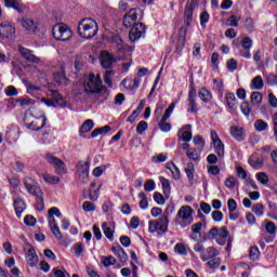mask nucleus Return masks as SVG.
<instances>
[{
    "label": "nucleus",
    "instance_id": "f257e3e1",
    "mask_svg": "<svg viewBox=\"0 0 277 277\" xmlns=\"http://www.w3.org/2000/svg\"><path fill=\"white\" fill-rule=\"evenodd\" d=\"M24 185L27 192L31 196H35L37 211H44V193H42V188H40L38 182L31 177H25Z\"/></svg>",
    "mask_w": 277,
    "mask_h": 277
},
{
    "label": "nucleus",
    "instance_id": "f03ea898",
    "mask_svg": "<svg viewBox=\"0 0 277 277\" xmlns=\"http://www.w3.org/2000/svg\"><path fill=\"white\" fill-rule=\"evenodd\" d=\"M78 34L80 38H94L98 34V24L92 18H83L78 24Z\"/></svg>",
    "mask_w": 277,
    "mask_h": 277
},
{
    "label": "nucleus",
    "instance_id": "7ed1b4c3",
    "mask_svg": "<svg viewBox=\"0 0 277 277\" xmlns=\"http://www.w3.org/2000/svg\"><path fill=\"white\" fill-rule=\"evenodd\" d=\"M175 224L182 228H187L194 224V209L190 206H182L175 216Z\"/></svg>",
    "mask_w": 277,
    "mask_h": 277
},
{
    "label": "nucleus",
    "instance_id": "20e7f679",
    "mask_svg": "<svg viewBox=\"0 0 277 277\" xmlns=\"http://www.w3.org/2000/svg\"><path fill=\"white\" fill-rule=\"evenodd\" d=\"M83 88L85 94H101L103 90V80H101V76H94V74H90L89 77L84 79Z\"/></svg>",
    "mask_w": 277,
    "mask_h": 277
},
{
    "label": "nucleus",
    "instance_id": "39448f33",
    "mask_svg": "<svg viewBox=\"0 0 277 277\" xmlns=\"http://www.w3.org/2000/svg\"><path fill=\"white\" fill-rule=\"evenodd\" d=\"M169 224L170 219L160 215L158 220L148 221V232L151 234L158 233V235H163V233H168Z\"/></svg>",
    "mask_w": 277,
    "mask_h": 277
},
{
    "label": "nucleus",
    "instance_id": "423d86ee",
    "mask_svg": "<svg viewBox=\"0 0 277 277\" xmlns=\"http://www.w3.org/2000/svg\"><path fill=\"white\" fill-rule=\"evenodd\" d=\"M208 239H215L219 246H226L228 239V229L226 227H212L208 233Z\"/></svg>",
    "mask_w": 277,
    "mask_h": 277
},
{
    "label": "nucleus",
    "instance_id": "0eeeda50",
    "mask_svg": "<svg viewBox=\"0 0 277 277\" xmlns=\"http://www.w3.org/2000/svg\"><path fill=\"white\" fill-rule=\"evenodd\" d=\"M144 16V13L141 9H131L126 15L123 16V27H133L137 25V21Z\"/></svg>",
    "mask_w": 277,
    "mask_h": 277
},
{
    "label": "nucleus",
    "instance_id": "6e6552de",
    "mask_svg": "<svg viewBox=\"0 0 277 277\" xmlns=\"http://www.w3.org/2000/svg\"><path fill=\"white\" fill-rule=\"evenodd\" d=\"M52 36L55 40H61L62 42H66L72 38V31L67 26H62L61 24H56L52 28Z\"/></svg>",
    "mask_w": 277,
    "mask_h": 277
},
{
    "label": "nucleus",
    "instance_id": "1a4fd4ad",
    "mask_svg": "<svg viewBox=\"0 0 277 277\" xmlns=\"http://www.w3.org/2000/svg\"><path fill=\"white\" fill-rule=\"evenodd\" d=\"M52 36L55 40H61L62 42H66L72 38V31L67 26H62L61 24H56L52 28Z\"/></svg>",
    "mask_w": 277,
    "mask_h": 277
},
{
    "label": "nucleus",
    "instance_id": "9d476101",
    "mask_svg": "<svg viewBox=\"0 0 277 277\" xmlns=\"http://www.w3.org/2000/svg\"><path fill=\"white\" fill-rule=\"evenodd\" d=\"M76 172L80 183H89L90 181V160L79 161L76 164Z\"/></svg>",
    "mask_w": 277,
    "mask_h": 277
},
{
    "label": "nucleus",
    "instance_id": "9b49d317",
    "mask_svg": "<svg viewBox=\"0 0 277 277\" xmlns=\"http://www.w3.org/2000/svg\"><path fill=\"white\" fill-rule=\"evenodd\" d=\"M45 159H47L48 163L53 166V168L57 174H61V175L68 174V168L66 167V163L64 161H62V159H60L51 154H47Z\"/></svg>",
    "mask_w": 277,
    "mask_h": 277
},
{
    "label": "nucleus",
    "instance_id": "f8f14e48",
    "mask_svg": "<svg viewBox=\"0 0 277 277\" xmlns=\"http://www.w3.org/2000/svg\"><path fill=\"white\" fill-rule=\"evenodd\" d=\"M24 120L27 129H30V131H40V129H44V124H47V116L44 115L32 117L31 121H29V116H25Z\"/></svg>",
    "mask_w": 277,
    "mask_h": 277
},
{
    "label": "nucleus",
    "instance_id": "ddd939ff",
    "mask_svg": "<svg viewBox=\"0 0 277 277\" xmlns=\"http://www.w3.org/2000/svg\"><path fill=\"white\" fill-rule=\"evenodd\" d=\"M198 5V0H188L186 3V8L184 11V23L186 27L192 25V21H194V10Z\"/></svg>",
    "mask_w": 277,
    "mask_h": 277
},
{
    "label": "nucleus",
    "instance_id": "4468645a",
    "mask_svg": "<svg viewBox=\"0 0 277 277\" xmlns=\"http://www.w3.org/2000/svg\"><path fill=\"white\" fill-rule=\"evenodd\" d=\"M100 63L103 68L109 70V68H114V64H116V56L104 50L100 53Z\"/></svg>",
    "mask_w": 277,
    "mask_h": 277
},
{
    "label": "nucleus",
    "instance_id": "2eb2a0df",
    "mask_svg": "<svg viewBox=\"0 0 277 277\" xmlns=\"http://www.w3.org/2000/svg\"><path fill=\"white\" fill-rule=\"evenodd\" d=\"M210 135H211L214 151L219 157H224V143L217 135V132L215 130H211Z\"/></svg>",
    "mask_w": 277,
    "mask_h": 277
},
{
    "label": "nucleus",
    "instance_id": "dca6fc26",
    "mask_svg": "<svg viewBox=\"0 0 277 277\" xmlns=\"http://www.w3.org/2000/svg\"><path fill=\"white\" fill-rule=\"evenodd\" d=\"M144 34H146V26L142 23H137L134 26H132L129 38L131 42H135L140 40V38L144 36Z\"/></svg>",
    "mask_w": 277,
    "mask_h": 277
},
{
    "label": "nucleus",
    "instance_id": "f3484780",
    "mask_svg": "<svg viewBox=\"0 0 277 277\" xmlns=\"http://www.w3.org/2000/svg\"><path fill=\"white\" fill-rule=\"evenodd\" d=\"M16 28L10 22H2L0 24V37L1 38H14Z\"/></svg>",
    "mask_w": 277,
    "mask_h": 277
},
{
    "label": "nucleus",
    "instance_id": "a211bd4d",
    "mask_svg": "<svg viewBox=\"0 0 277 277\" xmlns=\"http://www.w3.org/2000/svg\"><path fill=\"white\" fill-rule=\"evenodd\" d=\"M19 54L26 62H30L31 64H40V57L36 56L34 52L23 45L18 47Z\"/></svg>",
    "mask_w": 277,
    "mask_h": 277
},
{
    "label": "nucleus",
    "instance_id": "6ab92c4d",
    "mask_svg": "<svg viewBox=\"0 0 277 277\" xmlns=\"http://www.w3.org/2000/svg\"><path fill=\"white\" fill-rule=\"evenodd\" d=\"M196 89L192 88L188 93V110L190 114H196L198 111V104L196 103Z\"/></svg>",
    "mask_w": 277,
    "mask_h": 277
},
{
    "label": "nucleus",
    "instance_id": "aec40b11",
    "mask_svg": "<svg viewBox=\"0 0 277 277\" xmlns=\"http://www.w3.org/2000/svg\"><path fill=\"white\" fill-rule=\"evenodd\" d=\"M103 233L109 241H114V233L116 230V223H103L102 224Z\"/></svg>",
    "mask_w": 277,
    "mask_h": 277
},
{
    "label": "nucleus",
    "instance_id": "412c9836",
    "mask_svg": "<svg viewBox=\"0 0 277 277\" xmlns=\"http://www.w3.org/2000/svg\"><path fill=\"white\" fill-rule=\"evenodd\" d=\"M26 261L30 267H36V265H38V253H36L34 247L28 248L26 252Z\"/></svg>",
    "mask_w": 277,
    "mask_h": 277
},
{
    "label": "nucleus",
    "instance_id": "4be33fe9",
    "mask_svg": "<svg viewBox=\"0 0 277 277\" xmlns=\"http://www.w3.org/2000/svg\"><path fill=\"white\" fill-rule=\"evenodd\" d=\"M53 215H56V217H62V212L60 211L58 208L53 207L48 212V222H49L50 228H52V226H57V223L55 222V216Z\"/></svg>",
    "mask_w": 277,
    "mask_h": 277
},
{
    "label": "nucleus",
    "instance_id": "5701e85b",
    "mask_svg": "<svg viewBox=\"0 0 277 277\" xmlns=\"http://www.w3.org/2000/svg\"><path fill=\"white\" fill-rule=\"evenodd\" d=\"M54 81L58 85H69L70 80L66 78V71H64V68L61 69V71L54 74Z\"/></svg>",
    "mask_w": 277,
    "mask_h": 277
},
{
    "label": "nucleus",
    "instance_id": "b1692460",
    "mask_svg": "<svg viewBox=\"0 0 277 277\" xmlns=\"http://www.w3.org/2000/svg\"><path fill=\"white\" fill-rule=\"evenodd\" d=\"M22 27H24V29H26V31H28L29 34H34V31H36V23L34 22V19L29 18V17H23L19 21Z\"/></svg>",
    "mask_w": 277,
    "mask_h": 277
},
{
    "label": "nucleus",
    "instance_id": "393cba45",
    "mask_svg": "<svg viewBox=\"0 0 277 277\" xmlns=\"http://www.w3.org/2000/svg\"><path fill=\"white\" fill-rule=\"evenodd\" d=\"M225 102L229 111H237V97L235 93H227L225 95Z\"/></svg>",
    "mask_w": 277,
    "mask_h": 277
},
{
    "label": "nucleus",
    "instance_id": "a878e982",
    "mask_svg": "<svg viewBox=\"0 0 277 277\" xmlns=\"http://www.w3.org/2000/svg\"><path fill=\"white\" fill-rule=\"evenodd\" d=\"M187 38V26H182L180 28V35L177 39V51H183L185 48V39Z\"/></svg>",
    "mask_w": 277,
    "mask_h": 277
},
{
    "label": "nucleus",
    "instance_id": "bb28decb",
    "mask_svg": "<svg viewBox=\"0 0 277 277\" xmlns=\"http://www.w3.org/2000/svg\"><path fill=\"white\" fill-rule=\"evenodd\" d=\"M111 252L118 256L120 263H127L129 261V255H127V252H124V249L122 247H111Z\"/></svg>",
    "mask_w": 277,
    "mask_h": 277
},
{
    "label": "nucleus",
    "instance_id": "cd10ccee",
    "mask_svg": "<svg viewBox=\"0 0 277 277\" xmlns=\"http://www.w3.org/2000/svg\"><path fill=\"white\" fill-rule=\"evenodd\" d=\"M251 90H263L265 88V81L263 80V77L255 76L251 82H250Z\"/></svg>",
    "mask_w": 277,
    "mask_h": 277
},
{
    "label": "nucleus",
    "instance_id": "c85d7f7f",
    "mask_svg": "<svg viewBox=\"0 0 277 277\" xmlns=\"http://www.w3.org/2000/svg\"><path fill=\"white\" fill-rule=\"evenodd\" d=\"M14 209H15V213L17 215V217H21V215L23 214V211H25V209H27V205L25 203V200L17 198L14 200Z\"/></svg>",
    "mask_w": 277,
    "mask_h": 277
},
{
    "label": "nucleus",
    "instance_id": "c756f323",
    "mask_svg": "<svg viewBox=\"0 0 277 277\" xmlns=\"http://www.w3.org/2000/svg\"><path fill=\"white\" fill-rule=\"evenodd\" d=\"M217 254H220L217 249L214 247H209L205 250V253H201V260L209 261V259H213V256H217Z\"/></svg>",
    "mask_w": 277,
    "mask_h": 277
},
{
    "label": "nucleus",
    "instance_id": "7c9ffc66",
    "mask_svg": "<svg viewBox=\"0 0 277 277\" xmlns=\"http://www.w3.org/2000/svg\"><path fill=\"white\" fill-rule=\"evenodd\" d=\"M199 98L203 103H211V101H213V95L211 94V91L207 90L206 88H201L199 90Z\"/></svg>",
    "mask_w": 277,
    "mask_h": 277
},
{
    "label": "nucleus",
    "instance_id": "2f4dec72",
    "mask_svg": "<svg viewBox=\"0 0 277 277\" xmlns=\"http://www.w3.org/2000/svg\"><path fill=\"white\" fill-rule=\"evenodd\" d=\"M159 181L162 186V192H163L164 196H167V198H168V196H170V194L172 192V187L170 186V180H168L163 176H160Z\"/></svg>",
    "mask_w": 277,
    "mask_h": 277
},
{
    "label": "nucleus",
    "instance_id": "473e14b6",
    "mask_svg": "<svg viewBox=\"0 0 277 277\" xmlns=\"http://www.w3.org/2000/svg\"><path fill=\"white\" fill-rule=\"evenodd\" d=\"M167 170H170V172L175 181H179V179H181V170H179V167H176V164H174V162H168Z\"/></svg>",
    "mask_w": 277,
    "mask_h": 277
},
{
    "label": "nucleus",
    "instance_id": "72a5a7b5",
    "mask_svg": "<svg viewBox=\"0 0 277 277\" xmlns=\"http://www.w3.org/2000/svg\"><path fill=\"white\" fill-rule=\"evenodd\" d=\"M92 129H94V121H92L91 119L85 120L80 128L81 137H84L83 134L90 133V131H92Z\"/></svg>",
    "mask_w": 277,
    "mask_h": 277
},
{
    "label": "nucleus",
    "instance_id": "f704fd0d",
    "mask_svg": "<svg viewBox=\"0 0 277 277\" xmlns=\"http://www.w3.org/2000/svg\"><path fill=\"white\" fill-rule=\"evenodd\" d=\"M190 230H192V239H194V241H198V235L200 237V230H202V223L201 222H198V223H195L192 225L190 227Z\"/></svg>",
    "mask_w": 277,
    "mask_h": 277
},
{
    "label": "nucleus",
    "instance_id": "c9c22d12",
    "mask_svg": "<svg viewBox=\"0 0 277 277\" xmlns=\"http://www.w3.org/2000/svg\"><path fill=\"white\" fill-rule=\"evenodd\" d=\"M4 5L5 8H13V10H16L19 14L23 12L21 1L18 0H4Z\"/></svg>",
    "mask_w": 277,
    "mask_h": 277
},
{
    "label": "nucleus",
    "instance_id": "e433bc0d",
    "mask_svg": "<svg viewBox=\"0 0 277 277\" xmlns=\"http://www.w3.org/2000/svg\"><path fill=\"white\" fill-rule=\"evenodd\" d=\"M184 171L187 175L189 185H194V164L192 162H188Z\"/></svg>",
    "mask_w": 277,
    "mask_h": 277
},
{
    "label": "nucleus",
    "instance_id": "4c0bfd02",
    "mask_svg": "<svg viewBox=\"0 0 277 277\" xmlns=\"http://www.w3.org/2000/svg\"><path fill=\"white\" fill-rule=\"evenodd\" d=\"M248 163L254 170H259V168H263V163H265V161L263 160V158L254 159L253 157H250Z\"/></svg>",
    "mask_w": 277,
    "mask_h": 277
},
{
    "label": "nucleus",
    "instance_id": "58836bf2",
    "mask_svg": "<svg viewBox=\"0 0 277 277\" xmlns=\"http://www.w3.org/2000/svg\"><path fill=\"white\" fill-rule=\"evenodd\" d=\"M232 137L236 138L237 142H242V140H243V128L234 127L232 129Z\"/></svg>",
    "mask_w": 277,
    "mask_h": 277
},
{
    "label": "nucleus",
    "instance_id": "ea45409f",
    "mask_svg": "<svg viewBox=\"0 0 277 277\" xmlns=\"http://www.w3.org/2000/svg\"><path fill=\"white\" fill-rule=\"evenodd\" d=\"M42 179L45 183H49L50 185H57V183H60V177L55 176V175H51L49 173H43Z\"/></svg>",
    "mask_w": 277,
    "mask_h": 277
},
{
    "label": "nucleus",
    "instance_id": "a19ab883",
    "mask_svg": "<svg viewBox=\"0 0 277 277\" xmlns=\"http://www.w3.org/2000/svg\"><path fill=\"white\" fill-rule=\"evenodd\" d=\"M14 105H18L21 107H28V105H31L34 103V100L29 97H21V98H15L13 100Z\"/></svg>",
    "mask_w": 277,
    "mask_h": 277
},
{
    "label": "nucleus",
    "instance_id": "79ce46f5",
    "mask_svg": "<svg viewBox=\"0 0 277 277\" xmlns=\"http://www.w3.org/2000/svg\"><path fill=\"white\" fill-rule=\"evenodd\" d=\"M167 121H168V119H163V117H162L158 123L160 131H163V133H168L169 131L172 130V124H170V122H167Z\"/></svg>",
    "mask_w": 277,
    "mask_h": 277
},
{
    "label": "nucleus",
    "instance_id": "37998d69",
    "mask_svg": "<svg viewBox=\"0 0 277 277\" xmlns=\"http://www.w3.org/2000/svg\"><path fill=\"white\" fill-rule=\"evenodd\" d=\"M263 101V94H261V92H253L251 93V103L252 105H256L259 107V105H261Z\"/></svg>",
    "mask_w": 277,
    "mask_h": 277
},
{
    "label": "nucleus",
    "instance_id": "c03bdc74",
    "mask_svg": "<svg viewBox=\"0 0 277 277\" xmlns=\"http://www.w3.org/2000/svg\"><path fill=\"white\" fill-rule=\"evenodd\" d=\"M102 264L104 267H111V265H116V258L114 255L103 256Z\"/></svg>",
    "mask_w": 277,
    "mask_h": 277
},
{
    "label": "nucleus",
    "instance_id": "a18cd8bd",
    "mask_svg": "<svg viewBox=\"0 0 277 277\" xmlns=\"http://www.w3.org/2000/svg\"><path fill=\"white\" fill-rule=\"evenodd\" d=\"M260 256H261V251H259V247H251L249 251V259L251 261H259Z\"/></svg>",
    "mask_w": 277,
    "mask_h": 277
},
{
    "label": "nucleus",
    "instance_id": "49530a36",
    "mask_svg": "<svg viewBox=\"0 0 277 277\" xmlns=\"http://www.w3.org/2000/svg\"><path fill=\"white\" fill-rule=\"evenodd\" d=\"M268 208L269 212L267 213V216L272 217V220H277V205L271 201Z\"/></svg>",
    "mask_w": 277,
    "mask_h": 277
},
{
    "label": "nucleus",
    "instance_id": "de8ad7c7",
    "mask_svg": "<svg viewBox=\"0 0 277 277\" xmlns=\"http://www.w3.org/2000/svg\"><path fill=\"white\" fill-rule=\"evenodd\" d=\"M111 77H114V70H106L104 75V83H106L108 88H114V82L111 81Z\"/></svg>",
    "mask_w": 277,
    "mask_h": 277
},
{
    "label": "nucleus",
    "instance_id": "09e8293b",
    "mask_svg": "<svg viewBox=\"0 0 277 277\" xmlns=\"http://www.w3.org/2000/svg\"><path fill=\"white\" fill-rule=\"evenodd\" d=\"M50 230L52 232V235H54L55 239H57V241H62V239H64V235H62V232L60 230V226L54 225L50 227Z\"/></svg>",
    "mask_w": 277,
    "mask_h": 277
},
{
    "label": "nucleus",
    "instance_id": "8fccbe9b",
    "mask_svg": "<svg viewBox=\"0 0 277 277\" xmlns=\"http://www.w3.org/2000/svg\"><path fill=\"white\" fill-rule=\"evenodd\" d=\"M83 250H85V245L83 242H77L74 245V252L77 256H81V254H83Z\"/></svg>",
    "mask_w": 277,
    "mask_h": 277
},
{
    "label": "nucleus",
    "instance_id": "3c124183",
    "mask_svg": "<svg viewBox=\"0 0 277 277\" xmlns=\"http://www.w3.org/2000/svg\"><path fill=\"white\" fill-rule=\"evenodd\" d=\"M267 122H265L264 120H262V119H260V120H256L255 122H254V129L256 130V131H267Z\"/></svg>",
    "mask_w": 277,
    "mask_h": 277
},
{
    "label": "nucleus",
    "instance_id": "603ef678",
    "mask_svg": "<svg viewBox=\"0 0 277 277\" xmlns=\"http://www.w3.org/2000/svg\"><path fill=\"white\" fill-rule=\"evenodd\" d=\"M138 198H141V201L138 202L140 209H148V198H146V194L140 193Z\"/></svg>",
    "mask_w": 277,
    "mask_h": 277
},
{
    "label": "nucleus",
    "instance_id": "864d4df0",
    "mask_svg": "<svg viewBox=\"0 0 277 277\" xmlns=\"http://www.w3.org/2000/svg\"><path fill=\"white\" fill-rule=\"evenodd\" d=\"M239 21H241V16L232 15L228 17L227 23H229V27H239Z\"/></svg>",
    "mask_w": 277,
    "mask_h": 277
},
{
    "label": "nucleus",
    "instance_id": "5fc2aeb1",
    "mask_svg": "<svg viewBox=\"0 0 277 277\" xmlns=\"http://www.w3.org/2000/svg\"><path fill=\"white\" fill-rule=\"evenodd\" d=\"M237 179H235V176H228L225 180V187H227V189H235V186L237 185Z\"/></svg>",
    "mask_w": 277,
    "mask_h": 277
},
{
    "label": "nucleus",
    "instance_id": "6e6d98bb",
    "mask_svg": "<svg viewBox=\"0 0 277 277\" xmlns=\"http://www.w3.org/2000/svg\"><path fill=\"white\" fill-rule=\"evenodd\" d=\"M186 156L188 157V159H193V161H200V155H198L196 149L194 148L187 149Z\"/></svg>",
    "mask_w": 277,
    "mask_h": 277
},
{
    "label": "nucleus",
    "instance_id": "4d7b16f0",
    "mask_svg": "<svg viewBox=\"0 0 277 277\" xmlns=\"http://www.w3.org/2000/svg\"><path fill=\"white\" fill-rule=\"evenodd\" d=\"M148 130V122L146 121H140L138 124L136 126V133L138 135H144V131Z\"/></svg>",
    "mask_w": 277,
    "mask_h": 277
},
{
    "label": "nucleus",
    "instance_id": "13d9d810",
    "mask_svg": "<svg viewBox=\"0 0 277 277\" xmlns=\"http://www.w3.org/2000/svg\"><path fill=\"white\" fill-rule=\"evenodd\" d=\"M240 109L245 116H250V114H252V107H250V103L248 102H242Z\"/></svg>",
    "mask_w": 277,
    "mask_h": 277
},
{
    "label": "nucleus",
    "instance_id": "bf43d9fd",
    "mask_svg": "<svg viewBox=\"0 0 277 277\" xmlns=\"http://www.w3.org/2000/svg\"><path fill=\"white\" fill-rule=\"evenodd\" d=\"M252 211L255 215L258 216H261L263 215L264 211H265V207H263L262 203H255L253 207H252Z\"/></svg>",
    "mask_w": 277,
    "mask_h": 277
},
{
    "label": "nucleus",
    "instance_id": "052dcab7",
    "mask_svg": "<svg viewBox=\"0 0 277 277\" xmlns=\"http://www.w3.org/2000/svg\"><path fill=\"white\" fill-rule=\"evenodd\" d=\"M221 264L222 260H220V258H213L208 262V266H210L211 269H217Z\"/></svg>",
    "mask_w": 277,
    "mask_h": 277
},
{
    "label": "nucleus",
    "instance_id": "680f3d73",
    "mask_svg": "<svg viewBox=\"0 0 277 277\" xmlns=\"http://www.w3.org/2000/svg\"><path fill=\"white\" fill-rule=\"evenodd\" d=\"M82 209L85 212H92V211H96V206L91 201H84L82 203Z\"/></svg>",
    "mask_w": 277,
    "mask_h": 277
},
{
    "label": "nucleus",
    "instance_id": "e2e57ef3",
    "mask_svg": "<svg viewBox=\"0 0 277 277\" xmlns=\"http://www.w3.org/2000/svg\"><path fill=\"white\" fill-rule=\"evenodd\" d=\"M241 47L245 49V51H250L252 49V39L250 37H246L241 41Z\"/></svg>",
    "mask_w": 277,
    "mask_h": 277
},
{
    "label": "nucleus",
    "instance_id": "0e129e2a",
    "mask_svg": "<svg viewBox=\"0 0 277 277\" xmlns=\"http://www.w3.org/2000/svg\"><path fill=\"white\" fill-rule=\"evenodd\" d=\"M245 27L247 29V31H254V19H252L251 17H247L245 19Z\"/></svg>",
    "mask_w": 277,
    "mask_h": 277
},
{
    "label": "nucleus",
    "instance_id": "69168bd1",
    "mask_svg": "<svg viewBox=\"0 0 277 277\" xmlns=\"http://www.w3.org/2000/svg\"><path fill=\"white\" fill-rule=\"evenodd\" d=\"M226 67L229 72H235V69L237 68V61L235 58H230L226 62Z\"/></svg>",
    "mask_w": 277,
    "mask_h": 277
},
{
    "label": "nucleus",
    "instance_id": "338daca9",
    "mask_svg": "<svg viewBox=\"0 0 277 277\" xmlns=\"http://www.w3.org/2000/svg\"><path fill=\"white\" fill-rule=\"evenodd\" d=\"M52 274H53L54 277H66V276L70 277V274H68L65 271H62L57 267H54L52 269Z\"/></svg>",
    "mask_w": 277,
    "mask_h": 277
},
{
    "label": "nucleus",
    "instance_id": "774afa93",
    "mask_svg": "<svg viewBox=\"0 0 277 277\" xmlns=\"http://www.w3.org/2000/svg\"><path fill=\"white\" fill-rule=\"evenodd\" d=\"M266 83L268 85H277V76L275 74H268L266 76Z\"/></svg>",
    "mask_w": 277,
    "mask_h": 277
}]
</instances>
